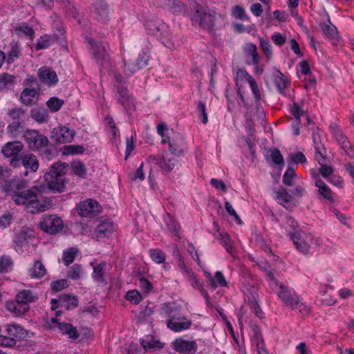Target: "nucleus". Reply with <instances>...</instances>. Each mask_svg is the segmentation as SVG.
<instances>
[{
  "instance_id": "19",
  "label": "nucleus",
  "mask_w": 354,
  "mask_h": 354,
  "mask_svg": "<svg viewBox=\"0 0 354 354\" xmlns=\"http://www.w3.org/2000/svg\"><path fill=\"white\" fill-rule=\"evenodd\" d=\"M38 75L40 82L48 87L56 86L59 82L57 73L51 68H41Z\"/></svg>"
},
{
  "instance_id": "16",
  "label": "nucleus",
  "mask_w": 354,
  "mask_h": 354,
  "mask_svg": "<svg viewBox=\"0 0 354 354\" xmlns=\"http://www.w3.org/2000/svg\"><path fill=\"white\" fill-rule=\"evenodd\" d=\"M50 207V201L41 198H38L34 192L28 205L27 212L31 214H37L48 210Z\"/></svg>"
},
{
  "instance_id": "33",
  "label": "nucleus",
  "mask_w": 354,
  "mask_h": 354,
  "mask_svg": "<svg viewBox=\"0 0 354 354\" xmlns=\"http://www.w3.org/2000/svg\"><path fill=\"white\" fill-rule=\"evenodd\" d=\"M9 45L10 50L8 53L6 62L10 65L13 64L21 55V51L18 41L12 40Z\"/></svg>"
},
{
  "instance_id": "55",
  "label": "nucleus",
  "mask_w": 354,
  "mask_h": 354,
  "mask_svg": "<svg viewBox=\"0 0 354 354\" xmlns=\"http://www.w3.org/2000/svg\"><path fill=\"white\" fill-rule=\"evenodd\" d=\"M231 15L236 19H248V17L245 14V9L242 6L239 5H236L232 8Z\"/></svg>"
},
{
  "instance_id": "62",
  "label": "nucleus",
  "mask_w": 354,
  "mask_h": 354,
  "mask_svg": "<svg viewBox=\"0 0 354 354\" xmlns=\"http://www.w3.org/2000/svg\"><path fill=\"white\" fill-rule=\"evenodd\" d=\"M290 113L294 116L297 123L300 122V118L304 114V111L297 103H294L290 108Z\"/></svg>"
},
{
  "instance_id": "21",
  "label": "nucleus",
  "mask_w": 354,
  "mask_h": 354,
  "mask_svg": "<svg viewBox=\"0 0 354 354\" xmlns=\"http://www.w3.org/2000/svg\"><path fill=\"white\" fill-rule=\"evenodd\" d=\"M77 305L78 300L75 297H71L66 295L60 296L59 299H51L52 310H56L59 306L69 310L75 308Z\"/></svg>"
},
{
  "instance_id": "18",
  "label": "nucleus",
  "mask_w": 354,
  "mask_h": 354,
  "mask_svg": "<svg viewBox=\"0 0 354 354\" xmlns=\"http://www.w3.org/2000/svg\"><path fill=\"white\" fill-rule=\"evenodd\" d=\"M56 326L61 333L68 335L70 339H76L79 337V333L75 327L71 324L58 323L57 319L56 317H53L50 319V328H53Z\"/></svg>"
},
{
  "instance_id": "13",
  "label": "nucleus",
  "mask_w": 354,
  "mask_h": 354,
  "mask_svg": "<svg viewBox=\"0 0 354 354\" xmlns=\"http://www.w3.org/2000/svg\"><path fill=\"white\" fill-rule=\"evenodd\" d=\"M91 46V50L97 64L105 65L109 63V55L106 52L105 45L102 43H97L94 39H87Z\"/></svg>"
},
{
  "instance_id": "26",
  "label": "nucleus",
  "mask_w": 354,
  "mask_h": 354,
  "mask_svg": "<svg viewBox=\"0 0 354 354\" xmlns=\"http://www.w3.org/2000/svg\"><path fill=\"white\" fill-rule=\"evenodd\" d=\"M176 162L177 160L174 158L169 157L167 156H164L157 160V164L164 175L171 172L174 169Z\"/></svg>"
},
{
  "instance_id": "58",
  "label": "nucleus",
  "mask_w": 354,
  "mask_h": 354,
  "mask_svg": "<svg viewBox=\"0 0 354 354\" xmlns=\"http://www.w3.org/2000/svg\"><path fill=\"white\" fill-rule=\"evenodd\" d=\"M296 176L295 169L292 167H288L283 176V183L286 185L290 186L292 185L293 178Z\"/></svg>"
},
{
  "instance_id": "54",
  "label": "nucleus",
  "mask_w": 354,
  "mask_h": 354,
  "mask_svg": "<svg viewBox=\"0 0 354 354\" xmlns=\"http://www.w3.org/2000/svg\"><path fill=\"white\" fill-rule=\"evenodd\" d=\"M168 131L167 125L164 123H160L157 125V133L159 136H161V143L166 144L170 142L169 136L166 133Z\"/></svg>"
},
{
  "instance_id": "22",
  "label": "nucleus",
  "mask_w": 354,
  "mask_h": 354,
  "mask_svg": "<svg viewBox=\"0 0 354 354\" xmlns=\"http://www.w3.org/2000/svg\"><path fill=\"white\" fill-rule=\"evenodd\" d=\"M156 4L160 8H163L171 11L174 14L184 13L187 12L185 6L179 0H157Z\"/></svg>"
},
{
  "instance_id": "12",
  "label": "nucleus",
  "mask_w": 354,
  "mask_h": 354,
  "mask_svg": "<svg viewBox=\"0 0 354 354\" xmlns=\"http://www.w3.org/2000/svg\"><path fill=\"white\" fill-rule=\"evenodd\" d=\"M115 99L126 111H131L135 109V99L129 94L126 85H115Z\"/></svg>"
},
{
  "instance_id": "34",
  "label": "nucleus",
  "mask_w": 354,
  "mask_h": 354,
  "mask_svg": "<svg viewBox=\"0 0 354 354\" xmlns=\"http://www.w3.org/2000/svg\"><path fill=\"white\" fill-rule=\"evenodd\" d=\"M315 185L318 188V193L319 195L329 201H333V195L332 191L322 179H317L315 180Z\"/></svg>"
},
{
  "instance_id": "42",
  "label": "nucleus",
  "mask_w": 354,
  "mask_h": 354,
  "mask_svg": "<svg viewBox=\"0 0 354 354\" xmlns=\"http://www.w3.org/2000/svg\"><path fill=\"white\" fill-rule=\"evenodd\" d=\"M30 115L36 122L44 123L48 121L49 115L48 112L42 109H33L30 111Z\"/></svg>"
},
{
  "instance_id": "23",
  "label": "nucleus",
  "mask_w": 354,
  "mask_h": 354,
  "mask_svg": "<svg viewBox=\"0 0 354 354\" xmlns=\"http://www.w3.org/2000/svg\"><path fill=\"white\" fill-rule=\"evenodd\" d=\"M274 82L279 93L285 97L290 96V94L287 91L290 86V81L288 80V77L278 70L274 71Z\"/></svg>"
},
{
  "instance_id": "38",
  "label": "nucleus",
  "mask_w": 354,
  "mask_h": 354,
  "mask_svg": "<svg viewBox=\"0 0 354 354\" xmlns=\"http://www.w3.org/2000/svg\"><path fill=\"white\" fill-rule=\"evenodd\" d=\"M164 221L166 224L167 229L168 231H169L171 233L174 234L178 238H180V226L179 224L176 222V221L171 216V215L167 214L166 216L164 217Z\"/></svg>"
},
{
  "instance_id": "5",
  "label": "nucleus",
  "mask_w": 354,
  "mask_h": 354,
  "mask_svg": "<svg viewBox=\"0 0 354 354\" xmlns=\"http://www.w3.org/2000/svg\"><path fill=\"white\" fill-rule=\"evenodd\" d=\"M64 164L57 162L53 165L44 176L48 187L53 192H62L64 189Z\"/></svg>"
},
{
  "instance_id": "15",
  "label": "nucleus",
  "mask_w": 354,
  "mask_h": 354,
  "mask_svg": "<svg viewBox=\"0 0 354 354\" xmlns=\"http://www.w3.org/2000/svg\"><path fill=\"white\" fill-rule=\"evenodd\" d=\"M75 135V131L65 126L54 128L52 131V138L57 143L71 142Z\"/></svg>"
},
{
  "instance_id": "46",
  "label": "nucleus",
  "mask_w": 354,
  "mask_h": 354,
  "mask_svg": "<svg viewBox=\"0 0 354 354\" xmlns=\"http://www.w3.org/2000/svg\"><path fill=\"white\" fill-rule=\"evenodd\" d=\"M252 93L253 97L254 98L255 103L257 106L260 105V102L261 99V91L259 86H258L255 80L250 79V82L248 83Z\"/></svg>"
},
{
  "instance_id": "20",
  "label": "nucleus",
  "mask_w": 354,
  "mask_h": 354,
  "mask_svg": "<svg viewBox=\"0 0 354 354\" xmlns=\"http://www.w3.org/2000/svg\"><path fill=\"white\" fill-rule=\"evenodd\" d=\"M204 275L207 279V284L211 288L215 290L217 288H228V282L222 272L216 271L214 275L208 272H205Z\"/></svg>"
},
{
  "instance_id": "63",
  "label": "nucleus",
  "mask_w": 354,
  "mask_h": 354,
  "mask_svg": "<svg viewBox=\"0 0 354 354\" xmlns=\"http://www.w3.org/2000/svg\"><path fill=\"white\" fill-rule=\"evenodd\" d=\"M270 158L275 165H283V158L278 149L270 151Z\"/></svg>"
},
{
  "instance_id": "2",
  "label": "nucleus",
  "mask_w": 354,
  "mask_h": 354,
  "mask_svg": "<svg viewBox=\"0 0 354 354\" xmlns=\"http://www.w3.org/2000/svg\"><path fill=\"white\" fill-rule=\"evenodd\" d=\"M289 237L297 250L304 255H312L314 252L319 249L323 243V240L320 236L310 232H290Z\"/></svg>"
},
{
  "instance_id": "39",
  "label": "nucleus",
  "mask_w": 354,
  "mask_h": 354,
  "mask_svg": "<svg viewBox=\"0 0 354 354\" xmlns=\"http://www.w3.org/2000/svg\"><path fill=\"white\" fill-rule=\"evenodd\" d=\"M55 40V35H43L37 39V43L35 44V48L37 50L48 48L54 44Z\"/></svg>"
},
{
  "instance_id": "57",
  "label": "nucleus",
  "mask_w": 354,
  "mask_h": 354,
  "mask_svg": "<svg viewBox=\"0 0 354 354\" xmlns=\"http://www.w3.org/2000/svg\"><path fill=\"white\" fill-rule=\"evenodd\" d=\"M337 142L341 146L342 149L349 157L354 156V150L353 149L351 143L346 137H342V139L339 140Z\"/></svg>"
},
{
  "instance_id": "6",
  "label": "nucleus",
  "mask_w": 354,
  "mask_h": 354,
  "mask_svg": "<svg viewBox=\"0 0 354 354\" xmlns=\"http://www.w3.org/2000/svg\"><path fill=\"white\" fill-rule=\"evenodd\" d=\"M145 26L149 33L156 36L165 46L171 48L173 46L169 27L162 20H149L146 21Z\"/></svg>"
},
{
  "instance_id": "29",
  "label": "nucleus",
  "mask_w": 354,
  "mask_h": 354,
  "mask_svg": "<svg viewBox=\"0 0 354 354\" xmlns=\"http://www.w3.org/2000/svg\"><path fill=\"white\" fill-rule=\"evenodd\" d=\"M140 344L145 351H151L163 347V344L152 335L145 336L140 339Z\"/></svg>"
},
{
  "instance_id": "31",
  "label": "nucleus",
  "mask_w": 354,
  "mask_h": 354,
  "mask_svg": "<svg viewBox=\"0 0 354 354\" xmlns=\"http://www.w3.org/2000/svg\"><path fill=\"white\" fill-rule=\"evenodd\" d=\"M38 95L39 92L37 89L34 88H26L21 93L20 98L23 104L32 105L36 102Z\"/></svg>"
},
{
  "instance_id": "61",
  "label": "nucleus",
  "mask_w": 354,
  "mask_h": 354,
  "mask_svg": "<svg viewBox=\"0 0 354 354\" xmlns=\"http://www.w3.org/2000/svg\"><path fill=\"white\" fill-rule=\"evenodd\" d=\"M22 128L20 121H13L8 126V131L10 133L12 137H17Z\"/></svg>"
},
{
  "instance_id": "48",
  "label": "nucleus",
  "mask_w": 354,
  "mask_h": 354,
  "mask_svg": "<svg viewBox=\"0 0 354 354\" xmlns=\"http://www.w3.org/2000/svg\"><path fill=\"white\" fill-rule=\"evenodd\" d=\"M71 168L74 174L79 177L85 178L87 170L85 165L80 161H75L71 164Z\"/></svg>"
},
{
  "instance_id": "44",
  "label": "nucleus",
  "mask_w": 354,
  "mask_h": 354,
  "mask_svg": "<svg viewBox=\"0 0 354 354\" xmlns=\"http://www.w3.org/2000/svg\"><path fill=\"white\" fill-rule=\"evenodd\" d=\"M258 290L257 288L255 286L251 287L250 294L252 297L251 303L253 306L254 310L255 311L256 315L259 318L263 317V313L261 310L259 306L257 303V298H258Z\"/></svg>"
},
{
  "instance_id": "59",
  "label": "nucleus",
  "mask_w": 354,
  "mask_h": 354,
  "mask_svg": "<svg viewBox=\"0 0 354 354\" xmlns=\"http://www.w3.org/2000/svg\"><path fill=\"white\" fill-rule=\"evenodd\" d=\"M197 112L203 124H207L208 122L207 113L206 111V105L203 102H198L197 105Z\"/></svg>"
},
{
  "instance_id": "11",
  "label": "nucleus",
  "mask_w": 354,
  "mask_h": 354,
  "mask_svg": "<svg viewBox=\"0 0 354 354\" xmlns=\"http://www.w3.org/2000/svg\"><path fill=\"white\" fill-rule=\"evenodd\" d=\"M172 348L180 354H195L198 350L196 341L185 339L183 337L176 338L171 342Z\"/></svg>"
},
{
  "instance_id": "30",
  "label": "nucleus",
  "mask_w": 354,
  "mask_h": 354,
  "mask_svg": "<svg viewBox=\"0 0 354 354\" xmlns=\"http://www.w3.org/2000/svg\"><path fill=\"white\" fill-rule=\"evenodd\" d=\"M218 236L216 239L219 241L220 243L225 248L226 251L232 254L235 250L234 247V243L231 240L229 234L223 231L217 230Z\"/></svg>"
},
{
  "instance_id": "10",
  "label": "nucleus",
  "mask_w": 354,
  "mask_h": 354,
  "mask_svg": "<svg viewBox=\"0 0 354 354\" xmlns=\"http://www.w3.org/2000/svg\"><path fill=\"white\" fill-rule=\"evenodd\" d=\"M40 229L50 234H55L64 227L61 218L55 215H46L39 223Z\"/></svg>"
},
{
  "instance_id": "37",
  "label": "nucleus",
  "mask_w": 354,
  "mask_h": 354,
  "mask_svg": "<svg viewBox=\"0 0 354 354\" xmlns=\"http://www.w3.org/2000/svg\"><path fill=\"white\" fill-rule=\"evenodd\" d=\"M15 299L21 304L29 306L30 302L35 301L37 299V297L30 290H23L16 295Z\"/></svg>"
},
{
  "instance_id": "14",
  "label": "nucleus",
  "mask_w": 354,
  "mask_h": 354,
  "mask_svg": "<svg viewBox=\"0 0 354 354\" xmlns=\"http://www.w3.org/2000/svg\"><path fill=\"white\" fill-rule=\"evenodd\" d=\"M77 211L81 216L91 218L101 212V206L95 200L88 198L79 203Z\"/></svg>"
},
{
  "instance_id": "51",
  "label": "nucleus",
  "mask_w": 354,
  "mask_h": 354,
  "mask_svg": "<svg viewBox=\"0 0 354 354\" xmlns=\"http://www.w3.org/2000/svg\"><path fill=\"white\" fill-rule=\"evenodd\" d=\"M64 103L63 100L52 97L47 101L46 105L51 112H57L62 108Z\"/></svg>"
},
{
  "instance_id": "35",
  "label": "nucleus",
  "mask_w": 354,
  "mask_h": 354,
  "mask_svg": "<svg viewBox=\"0 0 354 354\" xmlns=\"http://www.w3.org/2000/svg\"><path fill=\"white\" fill-rule=\"evenodd\" d=\"M321 29L324 35L331 41H337L338 39V33L337 28L331 24L330 21L328 23H323L320 24Z\"/></svg>"
},
{
  "instance_id": "49",
  "label": "nucleus",
  "mask_w": 354,
  "mask_h": 354,
  "mask_svg": "<svg viewBox=\"0 0 354 354\" xmlns=\"http://www.w3.org/2000/svg\"><path fill=\"white\" fill-rule=\"evenodd\" d=\"M15 77L9 74L0 75V91L9 88L14 84Z\"/></svg>"
},
{
  "instance_id": "27",
  "label": "nucleus",
  "mask_w": 354,
  "mask_h": 354,
  "mask_svg": "<svg viewBox=\"0 0 354 354\" xmlns=\"http://www.w3.org/2000/svg\"><path fill=\"white\" fill-rule=\"evenodd\" d=\"M6 333L8 337L22 339L26 337L27 332L21 326L11 324L6 326Z\"/></svg>"
},
{
  "instance_id": "1",
  "label": "nucleus",
  "mask_w": 354,
  "mask_h": 354,
  "mask_svg": "<svg viewBox=\"0 0 354 354\" xmlns=\"http://www.w3.org/2000/svg\"><path fill=\"white\" fill-rule=\"evenodd\" d=\"M192 13H187V15L190 17L192 25L207 30L214 28V22L218 17H225V15L218 13L216 9H210L196 2L192 5Z\"/></svg>"
},
{
  "instance_id": "17",
  "label": "nucleus",
  "mask_w": 354,
  "mask_h": 354,
  "mask_svg": "<svg viewBox=\"0 0 354 354\" xmlns=\"http://www.w3.org/2000/svg\"><path fill=\"white\" fill-rule=\"evenodd\" d=\"M192 321L185 317H171L167 320V327L175 333H179L183 330L190 328Z\"/></svg>"
},
{
  "instance_id": "41",
  "label": "nucleus",
  "mask_w": 354,
  "mask_h": 354,
  "mask_svg": "<svg viewBox=\"0 0 354 354\" xmlns=\"http://www.w3.org/2000/svg\"><path fill=\"white\" fill-rule=\"evenodd\" d=\"M12 30L16 34L23 33L24 35L28 37L31 40L34 38L35 31L26 23L17 24L13 26Z\"/></svg>"
},
{
  "instance_id": "4",
  "label": "nucleus",
  "mask_w": 354,
  "mask_h": 354,
  "mask_svg": "<svg viewBox=\"0 0 354 354\" xmlns=\"http://www.w3.org/2000/svg\"><path fill=\"white\" fill-rule=\"evenodd\" d=\"M3 187L7 194L12 196V200L17 205H24L27 209L30 199L34 193L33 192L29 189L21 191V189L24 187L23 183L17 180L6 183Z\"/></svg>"
},
{
  "instance_id": "7",
  "label": "nucleus",
  "mask_w": 354,
  "mask_h": 354,
  "mask_svg": "<svg viewBox=\"0 0 354 354\" xmlns=\"http://www.w3.org/2000/svg\"><path fill=\"white\" fill-rule=\"evenodd\" d=\"M24 137L28 147L32 151H39L48 144V138L36 130H27Z\"/></svg>"
},
{
  "instance_id": "52",
  "label": "nucleus",
  "mask_w": 354,
  "mask_h": 354,
  "mask_svg": "<svg viewBox=\"0 0 354 354\" xmlns=\"http://www.w3.org/2000/svg\"><path fill=\"white\" fill-rule=\"evenodd\" d=\"M106 266V263L104 262L93 266V277L97 281H103L104 280V275Z\"/></svg>"
},
{
  "instance_id": "3",
  "label": "nucleus",
  "mask_w": 354,
  "mask_h": 354,
  "mask_svg": "<svg viewBox=\"0 0 354 354\" xmlns=\"http://www.w3.org/2000/svg\"><path fill=\"white\" fill-rule=\"evenodd\" d=\"M269 287L277 292L279 299L288 307L293 305L299 295L292 288L279 283L272 271L266 272Z\"/></svg>"
},
{
  "instance_id": "9",
  "label": "nucleus",
  "mask_w": 354,
  "mask_h": 354,
  "mask_svg": "<svg viewBox=\"0 0 354 354\" xmlns=\"http://www.w3.org/2000/svg\"><path fill=\"white\" fill-rule=\"evenodd\" d=\"M91 11L98 22L106 24L109 20L111 10L106 0H95L91 4Z\"/></svg>"
},
{
  "instance_id": "28",
  "label": "nucleus",
  "mask_w": 354,
  "mask_h": 354,
  "mask_svg": "<svg viewBox=\"0 0 354 354\" xmlns=\"http://www.w3.org/2000/svg\"><path fill=\"white\" fill-rule=\"evenodd\" d=\"M6 308L16 315H24L29 310L28 305L21 304L17 299L7 301Z\"/></svg>"
},
{
  "instance_id": "60",
  "label": "nucleus",
  "mask_w": 354,
  "mask_h": 354,
  "mask_svg": "<svg viewBox=\"0 0 354 354\" xmlns=\"http://www.w3.org/2000/svg\"><path fill=\"white\" fill-rule=\"evenodd\" d=\"M125 298L127 300L134 304H139L142 299L140 292L136 290L128 291L126 294Z\"/></svg>"
},
{
  "instance_id": "8",
  "label": "nucleus",
  "mask_w": 354,
  "mask_h": 354,
  "mask_svg": "<svg viewBox=\"0 0 354 354\" xmlns=\"http://www.w3.org/2000/svg\"><path fill=\"white\" fill-rule=\"evenodd\" d=\"M313 138L316 151L315 158L321 166L319 168V173L324 178L328 179L333 174V169L332 167L325 164V156L326 153V149L322 143L317 141L316 136L315 134L313 135Z\"/></svg>"
},
{
  "instance_id": "40",
  "label": "nucleus",
  "mask_w": 354,
  "mask_h": 354,
  "mask_svg": "<svg viewBox=\"0 0 354 354\" xmlns=\"http://www.w3.org/2000/svg\"><path fill=\"white\" fill-rule=\"evenodd\" d=\"M290 309L292 310H298L303 315H307L310 313V306H308L299 296L297 297L291 306Z\"/></svg>"
},
{
  "instance_id": "24",
  "label": "nucleus",
  "mask_w": 354,
  "mask_h": 354,
  "mask_svg": "<svg viewBox=\"0 0 354 354\" xmlns=\"http://www.w3.org/2000/svg\"><path fill=\"white\" fill-rule=\"evenodd\" d=\"M23 145L19 141L8 142L1 149V153L5 157L11 158L17 156L23 149Z\"/></svg>"
},
{
  "instance_id": "53",
  "label": "nucleus",
  "mask_w": 354,
  "mask_h": 354,
  "mask_svg": "<svg viewBox=\"0 0 354 354\" xmlns=\"http://www.w3.org/2000/svg\"><path fill=\"white\" fill-rule=\"evenodd\" d=\"M12 261L9 257H2L0 259V272L7 273L12 270Z\"/></svg>"
},
{
  "instance_id": "47",
  "label": "nucleus",
  "mask_w": 354,
  "mask_h": 354,
  "mask_svg": "<svg viewBox=\"0 0 354 354\" xmlns=\"http://www.w3.org/2000/svg\"><path fill=\"white\" fill-rule=\"evenodd\" d=\"M234 73L236 75L235 80L237 85L239 84H241L243 82L249 83L250 82V79H253V77L242 68H238L236 71H234Z\"/></svg>"
},
{
  "instance_id": "64",
  "label": "nucleus",
  "mask_w": 354,
  "mask_h": 354,
  "mask_svg": "<svg viewBox=\"0 0 354 354\" xmlns=\"http://www.w3.org/2000/svg\"><path fill=\"white\" fill-rule=\"evenodd\" d=\"M84 152V147L80 145H68L64 147V153L66 155L81 154Z\"/></svg>"
},
{
  "instance_id": "36",
  "label": "nucleus",
  "mask_w": 354,
  "mask_h": 354,
  "mask_svg": "<svg viewBox=\"0 0 354 354\" xmlns=\"http://www.w3.org/2000/svg\"><path fill=\"white\" fill-rule=\"evenodd\" d=\"M115 230V227L111 222H102L100 223L95 230L97 237L109 236Z\"/></svg>"
},
{
  "instance_id": "25",
  "label": "nucleus",
  "mask_w": 354,
  "mask_h": 354,
  "mask_svg": "<svg viewBox=\"0 0 354 354\" xmlns=\"http://www.w3.org/2000/svg\"><path fill=\"white\" fill-rule=\"evenodd\" d=\"M32 236V232L27 229H22L18 234H17L14 239L16 251H21L22 247L27 245L28 239Z\"/></svg>"
},
{
  "instance_id": "56",
  "label": "nucleus",
  "mask_w": 354,
  "mask_h": 354,
  "mask_svg": "<svg viewBox=\"0 0 354 354\" xmlns=\"http://www.w3.org/2000/svg\"><path fill=\"white\" fill-rule=\"evenodd\" d=\"M292 197L290 194H289L286 190H282L278 192L276 194V200L277 202L285 206L286 204H288L292 201Z\"/></svg>"
},
{
  "instance_id": "43",
  "label": "nucleus",
  "mask_w": 354,
  "mask_h": 354,
  "mask_svg": "<svg viewBox=\"0 0 354 354\" xmlns=\"http://www.w3.org/2000/svg\"><path fill=\"white\" fill-rule=\"evenodd\" d=\"M46 270L41 262L35 261L29 270V275L32 278H41L46 274Z\"/></svg>"
},
{
  "instance_id": "45",
  "label": "nucleus",
  "mask_w": 354,
  "mask_h": 354,
  "mask_svg": "<svg viewBox=\"0 0 354 354\" xmlns=\"http://www.w3.org/2000/svg\"><path fill=\"white\" fill-rule=\"evenodd\" d=\"M78 250L75 247L70 248L64 251L62 260L66 266L72 263L77 254Z\"/></svg>"
},
{
  "instance_id": "50",
  "label": "nucleus",
  "mask_w": 354,
  "mask_h": 354,
  "mask_svg": "<svg viewBox=\"0 0 354 354\" xmlns=\"http://www.w3.org/2000/svg\"><path fill=\"white\" fill-rule=\"evenodd\" d=\"M149 254L151 259L156 263H163L165 261V254L160 249H150Z\"/></svg>"
},
{
  "instance_id": "32",
  "label": "nucleus",
  "mask_w": 354,
  "mask_h": 354,
  "mask_svg": "<svg viewBox=\"0 0 354 354\" xmlns=\"http://www.w3.org/2000/svg\"><path fill=\"white\" fill-rule=\"evenodd\" d=\"M22 165L31 171L35 172L39 168V162L33 154H26L21 156Z\"/></svg>"
}]
</instances>
